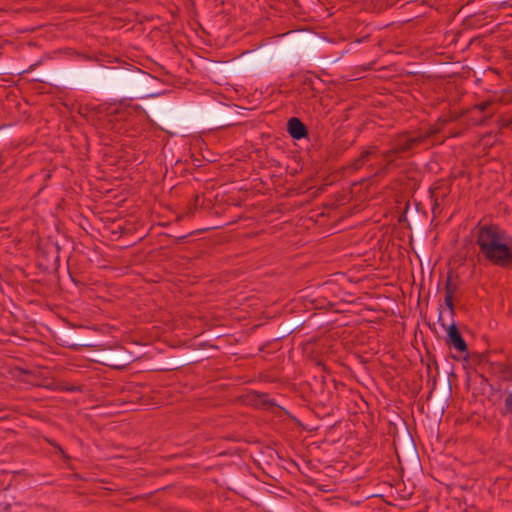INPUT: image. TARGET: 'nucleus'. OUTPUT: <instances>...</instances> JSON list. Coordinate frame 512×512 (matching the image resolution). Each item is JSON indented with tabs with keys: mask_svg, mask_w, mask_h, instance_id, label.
<instances>
[{
	"mask_svg": "<svg viewBox=\"0 0 512 512\" xmlns=\"http://www.w3.org/2000/svg\"><path fill=\"white\" fill-rule=\"evenodd\" d=\"M481 378H482V383H484V382H485V383L490 387V389H491L492 391H495V389L493 388V386H492L491 384H489V383H488V379H487V378H485L483 375H481Z\"/></svg>",
	"mask_w": 512,
	"mask_h": 512,
	"instance_id": "31",
	"label": "nucleus"
},
{
	"mask_svg": "<svg viewBox=\"0 0 512 512\" xmlns=\"http://www.w3.org/2000/svg\"><path fill=\"white\" fill-rule=\"evenodd\" d=\"M46 442L56 450L55 454L59 455L64 461H69L71 459L57 441L46 438Z\"/></svg>",
	"mask_w": 512,
	"mask_h": 512,
	"instance_id": "21",
	"label": "nucleus"
},
{
	"mask_svg": "<svg viewBox=\"0 0 512 512\" xmlns=\"http://www.w3.org/2000/svg\"><path fill=\"white\" fill-rule=\"evenodd\" d=\"M54 337L56 342L62 347L72 350H79L81 348L72 327L57 329Z\"/></svg>",
	"mask_w": 512,
	"mask_h": 512,
	"instance_id": "12",
	"label": "nucleus"
},
{
	"mask_svg": "<svg viewBox=\"0 0 512 512\" xmlns=\"http://www.w3.org/2000/svg\"><path fill=\"white\" fill-rule=\"evenodd\" d=\"M23 373H25V374H31V372H30V371H28V370H23Z\"/></svg>",
	"mask_w": 512,
	"mask_h": 512,
	"instance_id": "37",
	"label": "nucleus"
},
{
	"mask_svg": "<svg viewBox=\"0 0 512 512\" xmlns=\"http://www.w3.org/2000/svg\"><path fill=\"white\" fill-rule=\"evenodd\" d=\"M72 329L81 348L93 346V342L96 340L93 335L95 333L94 329L82 325L73 326Z\"/></svg>",
	"mask_w": 512,
	"mask_h": 512,
	"instance_id": "16",
	"label": "nucleus"
},
{
	"mask_svg": "<svg viewBox=\"0 0 512 512\" xmlns=\"http://www.w3.org/2000/svg\"><path fill=\"white\" fill-rule=\"evenodd\" d=\"M390 426H393V428L396 430V425L393 423H390Z\"/></svg>",
	"mask_w": 512,
	"mask_h": 512,
	"instance_id": "39",
	"label": "nucleus"
},
{
	"mask_svg": "<svg viewBox=\"0 0 512 512\" xmlns=\"http://www.w3.org/2000/svg\"><path fill=\"white\" fill-rule=\"evenodd\" d=\"M50 249L54 250L56 252L55 262L59 263V260H60V257H59L60 246L57 243H51Z\"/></svg>",
	"mask_w": 512,
	"mask_h": 512,
	"instance_id": "29",
	"label": "nucleus"
},
{
	"mask_svg": "<svg viewBox=\"0 0 512 512\" xmlns=\"http://www.w3.org/2000/svg\"><path fill=\"white\" fill-rule=\"evenodd\" d=\"M11 133L10 125H1L0 126V140L9 136Z\"/></svg>",
	"mask_w": 512,
	"mask_h": 512,
	"instance_id": "25",
	"label": "nucleus"
},
{
	"mask_svg": "<svg viewBox=\"0 0 512 512\" xmlns=\"http://www.w3.org/2000/svg\"><path fill=\"white\" fill-rule=\"evenodd\" d=\"M493 370L504 381H512V365L505 363H496Z\"/></svg>",
	"mask_w": 512,
	"mask_h": 512,
	"instance_id": "19",
	"label": "nucleus"
},
{
	"mask_svg": "<svg viewBox=\"0 0 512 512\" xmlns=\"http://www.w3.org/2000/svg\"><path fill=\"white\" fill-rule=\"evenodd\" d=\"M192 233H189V234H184V235H176V236H173L175 238V243L177 244H180V243H185L186 242V239L192 235Z\"/></svg>",
	"mask_w": 512,
	"mask_h": 512,
	"instance_id": "28",
	"label": "nucleus"
},
{
	"mask_svg": "<svg viewBox=\"0 0 512 512\" xmlns=\"http://www.w3.org/2000/svg\"><path fill=\"white\" fill-rule=\"evenodd\" d=\"M97 357L101 364L115 369H121L132 362L131 353L124 347L103 349Z\"/></svg>",
	"mask_w": 512,
	"mask_h": 512,
	"instance_id": "9",
	"label": "nucleus"
},
{
	"mask_svg": "<svg viewBox=\"0 0 512 512\" xmlns=\"http://www.w3.org/2000/svg\"><path fill=\"white\" fill-rule=\"evenodd\" d=\"M207 61V69L212 71L221 72L225 75H236L237 73L232 71L233 62L229 63L227 61H219V60H211L206 59Z\"/></svg>",
	"mask_w": 512,
	"mask_h": 512,
	"instance_id": "18",
	"label": "nucleus"
},
{
	"mask_svg": "<svg viewBox=\"0 0 512 512\" xmlns=\"http://www.w3.org/2000/svg\"><path fill=\"white\" fill-rule=\"evenodd\" d=\"M242 402L256 409H262L273 413L277 417L282 415H289V412L278 405L274 399H271L269 394L266 392H259L251 390L241 397Z\"/></svg>",
	"mask_w": 512,
	"mask_h": 512,
	"instance_id": "8",
	"label": "nucleus"
},
{
	"mask_svg": "<svg viewBox=\"0 0 512 512\" xmlns=\"http://www.w3.org/2000/svg\"><path fill=\"white\" fill-rule=\"evenodd\" d=\"M299 80L300 92L306 94V96L309 98L315 97L322 91L324 86L323 80L315 73L309 71L300 76Z\"/></svg>",
	"mask_w": 512,
	"mask_h": 512,
	"instance_id": "11",
	"label": "nucleus"
},
{
	"mask_svg": "<svg viewBox=\"0 0 512 512\" xmlns=\"http://www.w3.org/2000/svg\"><path fill=\"white\" fill-rule=\"evenodd\" d=\"M430 193H431V198H434V190L433 189H430Z\"/></svg>",
	"mask_w": 512,
	"mask_h": 512,
	"instance_id": "36",
	"label": "nucleus"
},
{
	"mask_svg": "<svg viewBox=\"0 0 512 512\" xmlns=\"http://www.w3.org/2000/svg\"><path fill=\"white\" fill-rule=\"evenodd\" d=\"M476 228V243L483 256L495 266L512 267V238L497 224L479 223Z\"/></svg>",
	"mask_w": 512,
	"mask_h": 512,
	"instance_id": "4",
	"label": "nucleus"
},
{
	"mask_svg": "<svg viewBox=\"0 0 512 512\" xmlns=\"http://www.w3.org/2000/svg\"><path fill=\"white\" fill-rule=\"evenodd\" d=\"M438 322L446 330L447 335L444 339L445 345L450 349H454L459 353V356H453L455 360L468 361L472 356L468 352V344L462 336V333L453 320L451 324L447 325L442 319V312H439Z\"/></svg>",
	"mask_w": 512,
	"mask_h": 512,
	"instance_id": "7",
	"label": "nucleus"
},
{
	"mask_svg": "<svg viewBox=\"0 0 512 512\" xmlns=\"http://www.w3.org/2000/svg\"><path fill=\"white\" fill-rule=\"evenodd\" d=\"M314 361H315V364H316L317 366H321V367H323V368L325 367V365H324V363H323V361H322L321 359L314 358Z\"/></svg>",
	"mask_w": 512,
	"mask_h": 512,
	"instance_id": "32",
	"label": "nucleus"
},
{
	"mask_svg": "<svg viewBox=\"0 0 512 512\" xmlns=\"http://www.w3.org/2000/svg\"><path fill=\"white\" fill-rule=\"evenodd\" d=\"M403 438L405 442L406 451L413 453L416 450V445L406 423H404Z\"/></svg>",
	"mask_w": 512,
	"mask_h": 512,
	"instance_id": "20",
	"label": "nucleus"
},
{
	"mask_svg": "<svg viewBox=\"0 0 512 512\" xmlns=\"http://www.w3.org/2000/svg\"><path fill=\"white\" fill-rule=\"evenodd\" d=\"M500 413L502 416L512 414V391L506 396L504 407Z\"/></svg>",
	"mask_w": 512,
	"mask_h": 512,
	"instance_id": "23",
	"label": "nucleus"
},
{
	"mask_svg": "<svg viewBox=\"0 0 512 512\" xmlns=\"http://www.w3.org/2000/svg\"><path fill=\"white\" fill-rule=\"evenodd\" d=\"M316 408L319 409V411H316L317 415H320V413H323V416L329 415L331 408H327L325 404H321L320 406L316 405Z\"/></svg>",
	"mask_w": 512,
	"mask_h": 512,
	"instance_id": "26",
	"label": "nucleus"
},
{
	"mask_svg": "<svg viewBox=\"0 0 512 512\" xmlns=\"http://www.w3.org/2000/svg\"><path fill=\"white\" fill-rule=\"evenodd\" d=\"M439 208V204L437 202V198L434 199V204H433V208H432V211L433 213L435 214L436 213V209Z\"/></svg>",
	"mask_w": 512,
	"mask_h": 512,
	"instance_id": "33",
	"label": "nucleus"
},
{
	"mask_svg": "<svg viewBox=\"0 0 512 512\" xmlns=\"http://www.w3.org/2000/svg\"><path fill=\"white\" fill-rule=\"evenodd\" d=\"M495 106V103L493 101H483L481 103H478L474 106L475 110H478L483 113H493L492 107Z\"/></svg>",
	"mask_w": 512,
	"mask_h": 512,
	"instance_id": "22",
	"label": "nucleus"
},
{
	"mask_svg": "<svg viewBox=\"0 0 512 512\" xmlns=\"http://www.w3.org/2000/svg\"><path fill=\"white\" fill-rule=\"evenodd\" d=\"M286 130L295 140H301L308 137L309 131L306 124L298 117H291L287 121Z\"/></svg>",
	"mask_w": 512,
	"mask_h": 512,
	"instance_id": "14",
	"label": "nucleus"
},
{
	"mask_svg": "<svg viewBox=\"0 0 512 512\" xmlns=\"http://www.w3.org/2000/svg\"><path fill=\"white\" fill-rule=\"evenodd\" d=\"M306 321L302 317H294L282 324L277 333V339H284L303 329Z\"/></svg>",
	"mask_w": 512,
	"mask_h": 512,
	"instance_id": "15",
	"label": "nucleus"
},
{
	"mask_svg": "<svg viewBox=\"0 0 512 512\" xmlns=\"http://www.w3.org/2000/svg\"><path fill=\"white\" fill-rule=\"evenodd\" d=\"M430 360V363L427 364V373L428 375L430 374L431 372V368H432V365L435 366L436 370L438 371L439 367H438V363H437V360H436V357L435 356H432L429 358Z\"/></svg>",
	"mask_w": 512,
	"mask_h": 512,
	"instance_id": "27",
	"label": "nucleus"
},
{
	"mask_svg": "<svg viewBox=\"0 0 512 512\" xmlns=\"http://www.w3.org/2000/svg\"><path fill=\"white\" fill-rule=\"evenodd\" d=\"M236 105L219 103L198 108V128L203 126L223 125L234 120L237 113Z\"/></svg>",
	"mask_w": 512,
	"mask_h": 512,
	"instance_id": "6",
	"label": "nucleus"
},
{
	"mask_svg": "<svg viewBox=\"0 0 512 512\" xmlns=\"http://www.w3.org/2000/svg\"><path fill=\"white\" fill-rule=\"evenodd\" d=\"M34 80L57 87H78L119 95L137 94L139 85L138 75L110 67L43 70L35 74Z\"/></svg>",
	"mask_w": 512,
	"mask_h": 512,
	"instance_id": "1",
	"label": "nucleus"
},
{
	"mask_svg": "<svg viewBox=\"0 0 512 512\" xmlns=\"http://www.w3.org/2000/svg\"><path fill=\"white\" fill-rule=\"evenodd\" d=\"M451 398H452V386H451L450 379L443 375L439 391L437 392V394L432 402L433 413L439 417H442L444 415L446 409L450 405Z\"/></svg>",
	"mask_w": 512,
	"mask_h": 512,
	"instance_id": "10",
	"label": "nucleus"
},
{
	"mask_svg": "<svg viewBox=\"0 0 512 512\" xmlns=\"http://www.w3.org/2000/svg\"><path fill=\"white\" fill-rule=\"evenodd\" d=\"M435 133L436 130L430 129L425 134L414 135L410 131L398 134L390 142V148L380 153L382 160L379 163V170L376 172V175L388 174L392 169L398 167V160L402 159L404 154L411 152Z\"/></svg>",
	"mask_w": 512,
	"mask_h": 512,
	"instance_id": "5",
	"label": "nucleus"
},
{
	"mask_svg": "<svg viewBox=\"0 0 512 512\" xmlns=\"http://www.w3.org/2000/svg\"><path fill=\"white\" fill-rule=\"evenodd\" d=\"M329 397H330V392H328L327 395H323L322 399L326 400V399H329Z\"/></svg>",
	"mask_w": 512,
	"mask_h": 512,
	"instance_id": "35",
	"label": "nucleus"
},
{
	"mask_svg": "<svg viewBox=\"0 0 512 512\" xmlns=\"http://www.w3.org/2000/svg\"><path fill=\"white\" fill-rule=\"evenodd\" d=\"M185 163L187 166L193 167V168H200L202 166L201 160L197 158L194 154H192L189 159L185 160Z\"/></svg>",
	"mask_w": 512,
	"mask_h": 512,
	"instance_id": "24",
	"label": "nucleus"
},
{
	"mask_svg": "<svg viewBox=\"0 0 512 512\" xmlns=\"http://www.w3.org/2000/svg\"><path fill=\"white\" fill-rule=\"evenodd\" d=\"M323 43V39L311 34H296L278 47L261 45L255 49L244 51L234 59L232 71L237 74H245L260 70L270 63L282 65L295 61L299 57L309 59Z\"/></svg>",
	"mask_w": 512,
	"mask_h": 512,
	"instance_id": "2",
	"label": "nucleus"
},
{
	"mask_svg": "<svg viewBox=\"0 0 512 512\" xmlns=\"http://www.w3.org/2000/svg\"><path fill=\"white\" fill-rule=\"evenodd\" d=\"M380 150L378 146L371 145L367 148H364L358 157L354 158L349 164L348 168L351 170H359L362 168L368 161L374 159L376 156H380Z\"/></svg>",
	"mask_w": 512,
	"mask_h": 512,
	"instance_id": "13",
	"label": "nucleus"
},
{
	"mask_svg": "<svg viewBox=\"0 0 512 512\" xmlns=\"http://www.w3.org/2000/svg\"><path fill=\"white\" fill-rule=\"evenodd\" d=\"M191 213H193V209H192V208H189V212H188V214H191Z\"/></svg>",
	"mask_w": 512,
	"mask_h": 512,
	"instance_id": "38",
	"label": "nucleus"
},
{
	"mask_svg": "<svg viewBox=\"0 0 512 512\" xmlns=\"http://www.w3.org/2000/svg\"><path fill=\"white\" fill-rule=\"evenodd\" d=\"M36 65H37V64H32V65L30 66V68H29L28 70H26L25 72H30V71H32Z\"/></svg>",
	"mask_w": 512,
	"mask_h": 512,
	"instance_id": "34",
	"label": "nucleus"
},
{
	"mask_svg": "<svg viewBox=\"0 0 512 512\" xmlns=\"http://www.w3.org/2000/svg\"><path fill=\"white\" fill-rule=\"evenodd\" d=\"M436 384H437V378H436V376H434L432 379V388L428 393V399L432 396L433 391L435 390Z\"/></svg>",
	"mask_w": 512,
	"mask_h": 512,
	"instance_id": "30",
	"label": "nucleus"
},
{
	"mask_svg": "<svg viewBox=\"0 0 512 512\" xmlns=\"http://www.w3.org/2000/svg\"><path fill=\"white\" fill-rule=\"evenodd\" d=\"M151 117L165 132L190 133L198 128V107L176 106L165 101H152L147 105Z\"/></svg>",
	"mask_w": 512,
	"mask_h": 512,
	"instance_id": "3",
	"label": "nucleus"
},
{
	"mask_svg": "<svg viewBox=\"0 0 512 512\" xmlns=\"http://www.w3.org/2000/svg\"><path fill=\"white\" fill-rule=\"evenodd\" d=\"M445 305L450 311L452 318L455 316L454 294L458 290V285L452 281V272H449L445 282Z\"/></svg>",
	"mask_w": 512,
	"mask_h": 512,
	"instance_id": "17",
	"label": "nucleus"
}]
</instances>
